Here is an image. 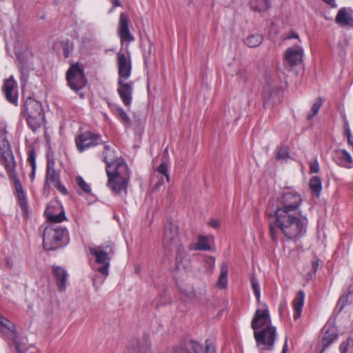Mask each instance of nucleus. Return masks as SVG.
I'll list each match as a JSON object with an SVG mask.
<instances>
[{
  "instance_id": "f257e3e1",
  "label": "nucleus",
  "mask_w": 353,
  "mask_h": 353,
  "mask_svg": "<svg viewBox=\"0 0 353 353\" xmlns=\"http://www.w3.org/2000/svg\"><path fill=\"white\" fill-rule=\"evenodd\" d=\"M302 196L290 187L283 188L276 199V208L270 216L274 220L269 223V234L273 242L283 234L288 240L296 241L305 235L307 219L301 213Z\"/></svg>"
},
{
  "instance_id": "f03ea898",
  "label": "nucleus",
  "mask_w": 353,
  "mask_h": 353,
  "mask_svg": "<svg viewBox=\"0 0 353 353\" xmlns=\"http://www.w3.org/2000/svg\"><path fill=\"white\" fill-rule=\"evenodd\" d=\"M7 133L8 132L5 128H0L1 163L4 166L9 179H12L14 182L19 206L24 217L27 219L28 217V203L26 194L15 170L17 163L10 143L7 139Z\"/></svg>"
},
{
  "instance_id": "7ed1b4c3",
  "label": "nucleus",
  "mask_w": 353,
  "mask_h": 353,
  "mask_svg": "<svg viewBox=\"0 0 353 353\" xmlns=\"http://www.w3.org/2000/svg\"><path fill=\"white\" fill-rule=\"evenodd\" d=\"M103 160L106 164L108 187L115 194H126L130 180L128 167L123 159L113 158L108 145H104Z\"/></svg>"
},
{
  "instance_id": "20e7f679",
  "label": "nucleus",
  "mask_w": 353,
  "mask_h": 353,
  "mask_svg": "<svg viewBox=\"0 0 353 353\" xmlns=\"http://www.w3.org/2000/svg\"><path fill=\"white\" fill-rule=\"evenodd\" d=\"M256 310L251 322L254 337L260 353L272 350L276 340V327L271 325L268 308Z\"/></svg>"
},
{
  "instance_id": "39448f33",
  "label": "nucleus",
  "mask_w": 353,
  "mask_h": 353,
  "mask_svg": "<svg viewBox=\"0 0 353 353\" xmlns=\"http://www.w3.org/2000/svg\"><path fill=\"white\" fill-rule=\"evenodd\" d=\"M69 242V233L66 228L48 226L43 232V247L45 250L52 251L63 248Z\"/></svg>"
},
{
  "instance_id": "423d86ee",
  "label": "nucleus",
  "mask_w": 353,
  "mask_h": 353,
  "mask_svg": "<svg viewBox=\"0 0 353 353\" xmlns=\"http://www.w3.org/2000/svg\"><path fill=\"white\" fill-rule=\"evenodd\" d=\"M22 113L25 117L28 127L37 131L44 121V112L40 101L32 97H28L23 105Z\"/></svg>"
},
{
  "instance_id": "0eeeda50",
  "label": "nucleus",
  "mask_w": 353,
  "mask_h": 353,
  "mask_svg": "<svg viewBox=\"0 0 353 353\" xmlns=\"http://www.w3.org/2000/svg\"><path fill=\"white\" fill-rule=\"evenodd\" d=\"M114 252V244L111 241L90 249V254L95 257L96 263L100 265L96 270L105 277L109 274L110 259Z\"/></svg>"
},
{
  "instance_id": "6e6552de",
  "label": "nucleus",
  "mask_w": 353,
  "mask_h": 353,
  "mask_svg": "<svg viewBox=\"0 0 353 353\" xmlns=\"http://www.w3.org/2000/svg\"><path fill=\"white\" fill-rule=\"evenodd\" d=\"M65 80L68 86L83 99L84 95L80 91L88 85L83 65L79 62L71 63L65 72Z\"/></svg>"
},
{
  "instance_id": "1a4fd4ad",
  "label": "nucleus",
  "mask_w": 353,
  "mask_h": 353,
  "mask_svg": "<svg viewBox=\"0 0 353 353\" xmlns=\"http://www.w3.org/2000/svg\"><path fill=\"white\" fill-rule=\"evenodd\" d=\"M105 143V141L102 140L101 134L90 130L81 132L75 137V144L79 152Z\"/></svg>"
},
{
  "instance_id": "9d476101",
  "label": "nucleus",
  "mask_w": 353,
  "mask_h": 353,
  "mask_svg": "<svg viewBox=\"0 0 353 353\" xmlns=\"http://www.w3.org/2000/svg\"><path fill=\"white\" fill-rule=\"evenodd\" d=\"M172 353H216V350L210 340H206L204 348L197 342L189 340L174 347Z\"/></svg>"
},
{
  "instance_id": "9b49d317",
  "label": "nucleus",
  "mask_w": 353,
  "mask_h": 353,
  "mask_svg": "<svg viewBox=\"0 0 353 353\" xmlns=\"http://www.w3.org/2000/svg\"><path fill=\"white\" fill-rule=\"evenodd\" d=\"M33 52L30 47H26L23 51L17 54L19 60V69L21 73V81L26 84L29 77V73L34 69L33 63Z\"/></svg>"
},
{
  "instance_id": "f8f14e48",
  "label": "nucleus",
  "mask_w": 353,
  "mask_h": 353,
  "mask_svg": "<svg viewBox=\"0 0 353 353\" xmlns=\"http://www.w3.org/2000/svg\"><path fill=\"white\" fill-rule=\"evenodd\" d=\"M162 243L165 249L172 250L174 246L179 243V229L172 222L167 223L164 226Z\"/></svg>"
},
{
  "instance_id": "ddd939ff",
  "label": "nucleus",
  "mask_w": 353,
  "mask_h": 353,
  "mask_svg": "<svg viewBox=\"0 0 353 353\" xmlns=\"http://www.w3.org/2000/svg\"><path fill=\"white\" fill-rule=\"evenodd\" d=\"M127 79H118L117 92L123 102L127 106H130L132 100V92L134 82L132 81H126Z\"/></svg>"
},
{
  "instance_id": "4468645a",
  "label": "nucleus",
  "mask_w": 353,
  "mask_h": 353,
  "mask_svg": "<svg viewBox=\"0 0 353 353\" xmlns=\"http://www.w3.org/2000/svg\"><path fill=\"white\" fill-rule=\"evenodd\" d=\"M118 79H128L132 72V63L130 56L119 51L117 54Z\"/></svg>"
},
{
  "instance_id": "2eb2a0df",
  "label": "nucleus",
  "mask_w": 353,
  "mask_h": 353,
  "mask_svg": "<svg viewBox=\"0 0 353 353\" xmlns=\"http://www.w3.org/2000/svg\"><path fill=\"white\" fill-rule=\"evenodd\" d=\"M129 23L130 19L128 14L126 12H121L119 15L118 26V34L120 37L121 43L124 41L130 43L134 40V36L130 32Z\"/></svg>"
},
{
  "instance_id": "dca6fc26",
  "label": "nucleus",
  "mask_w": 353,
  "mask_h": 353,
  "mask_svg": "<svg viewBox=\"0 0 353 353\" xmlns=\"http://www.w3.org/2000/svg\"><path fill=\"white\" fill-rule=\"evenodd\" d=\"M2 91L6 100L12 104L17 105L18 92L17 84L12 77L6 79L2 86Z\"/></svg>"
},
{
  "instance_id": "f3484780",
  "label": "nucleus",
  "mask_w": 353,
  "mask_h": 353,
  "mask_svg": "<svg viewBox=\"0 0 353 353\" xmlns=\"http://www.w3.org/2000/svg\"><path fill=\"white\" fill-rule=\"evenodd\" d=\"M338 334L334 326H325L321 330V343L322 349L320 353H323L337 339Z\"/></svg>"
},
{
  "instance_id": "a211bd4d",
  "label": "nucleus",
  "mask_w": 353,
  "mask_h": 353,
  "mask_svg": "<svg viewBox=\"0 0 353 353\" xmlns=\"http://www.w3.org/2000/svg\"><path fill=\"white\" fill-rule=\"evenodd\" d=\"M302 57L303 50L299 46L289 48L284 54L285 61L290 67H294L301 63Z\"/></svg>"
},
{
  "instance_id": "6ab92c4d",
  "label": "nucleus",
  "mask_w": 353,
  "mask_h": 353,
  "mask_svg": "<svg viewBox=\"0 0 353 353\" xmlns=\"http://www.w3.org/2000/svg\"><path fill=\"white\" fill-rule=\"evenodd\" d=\"M52 274L55 279L58 290L64 292L66 289V281L68 276L66 270L60 266H52Z\"/></svg>"
},
{
  "instance_id": "aec40b11",
  "label": "nucleus",
  "mask_w": 353,
  "mask_h": 353,
  "mask_svg": "<svg viewBox=\"0 0 353 353\" xmlns=\"http://www.w3.org/2000/svg\"><path fill=\"white\" fill-rule=\"evenodd\" d=\"M334 161L340 166L345 168L353 167V159L350 154L345 150L335 151L334 156Z\"/></svg>"
},
{
  "instance_id": "412c9836",
  "label": "nucleus",
  "mask_w": 353,
  "mask_h": 353,
  "mask_svg": "<svg viewBox=\"0 0 353 353\" xmlns=\"http://www.w3.org/2000/svg\"><path fill=\"white\" fill-rule=\"evenodd\" d=\"M150 345L146 339L132 340L128 347V353H150Z\"/></svg>"
},
{
  "instance_id": "4be33fe9",
  "label": "nucleus",
  "mask_w": 353,
  "mask_h": 353,
  "mask_svg": "<svg viewBox=\"0 0 353 353\" xmlns=\"http://www.w3.org/2000/svg\"><path fill=\"white\" fill-rule=\"evenodd\" d=\"M336 22L341 26H353V17L351 10L345 8H341L336 17Z\"/></svg>"
},
{
  "instance_id": "5701e85b",
  "label": "nucleus",
  "mask_w": 353,
  "mask_h": 353,
  "mask_svg": "<svg viewBox=\"0 0 353 353\" xmlns=\"http://www.w3.org/2000/svg\"><path fill=\"white\" fill-rule=\"evenodd\" d=\"M304 299L305 294L303 291H299L292 302L294 308L293 317L294 320L299 319L301 315L302 308L304 305Z\"/></svg>"
},
{
  "instance_id": "b1692460",
  "label": "nucleus",
  "mask_w": 353,
  "mask_h": 353,
  "mask_svg": "<svg viewBox=\"0 0 353 353\" xmlns=\"http://www.w3.org/2000/svg\"><path fill=\"white\" fill-rule=\"evenodd\" d=\"M11 337L17 352L18 353H25L27 350L28 340L26 337L19 335L17 332L12 334Z\"/></svg>"
},
{
  "instance_id": "393cba45",
  "label": "nucleus",
  "mask_w": 353,
  "mask_h": 353,
  "mask_svg": "<svg viewBox=\"0 0 353 353\" xmlns=\"http://www.w3.org/2000/svg\"><path fill=\"white\" fill-rule=\"evenodd\" d=\"M191 250H203V251H210L212 250L211 245L210 244V239L207 236L199 234L197 236V242L193 244L191 248Z\"/></svg>"
},
{
  "instance_id": "a878e982",
  "label": "nucleus",
  "mask_w": 353,
  "mask_h": 353,
  "mask_svg": "<svg viewBox=\"0 0 353 353\" xmlns=\"http://www.w3.org/2000/svg\"><path fill=\"white\" fill-rule=\"evenodd\" d=\"M270 0H251L250 8L254 12H264L270 8Z\"/></svg>"
},
{
  "instance_id": "bb28decb",
  "label": "nucleus",
  "mask_w": 353,
  "mask_h": 353,
  "mask_svg": "<svg viewBox=\"0 0 353 353\" xmlns=\"http://www.w3.org/2000/svg\"><path fill=\"white\" fill-rule=\"evenodd\" d=\"M309 187L313 196L319 197L322 190V182L319 176H313L309 182Z\"/></svg>"
},
{
  "instance_id": "cd10ccee",
  "label": "nucleus",
  "mask_w": 353,
  "mask_h": 353,
  "mask_svg": "<svg viewBox=\"0 0 353 353\" xmlns=\"http://www.w3.org/2000/svg\"><path fill=\"white\" fill-rule=\"evenodd\" d=\"M228 265L223 262L221 265V272L217 282L219 288L225 289L228 285Z\"/></svg>"
},
{
  "instance_id": "c85d7f7f",
  "label": "nucleus",
  "mask_w": 353,
  "mask_h": 353,
  "mask_svg": "<svg viewBox=\"0 0 353 353\" xmlns=\"http://www.w3.org/2000/svg\"><path fill=\"white\" fill-rule=\"evenodd\" d=\"M157 171L159 174H161L163 175L159 179L156 185L157 188L159 187L160 185H162L165 183L164 178L165 179L166 182H169L170 181V175L168 174V168L166 163L163 162L161 163L158 168H157Z\"/></svg>"
},
{
  "instance_id": "c756f323",
  "label": "nucleus",
  "mask_w": 353,
  "mask_h": 353,
  "mask_svg": "<svg viewBox=\"0 0 353 353\" xmlns=\"http://www.w3.org/2000/svg\"><path fill=\"white\" fill-rule=\"evenodd\" d=\"M263 37L261 34H253L249 35L245 39V44L249 48H256L258 47L263 41Z\"/></svg>"
},
{
  "instance_id": "7c9ffc66",
  "label": "nucleus",
  "mask_w": 353,
  "mask_h": 353,
  "mask_svg": "<svg viewBox=\"0 0 353 353\" xmlns=\"http://www.w3.org/2000/svg\"><path fill=\"white\" fill-rule=\"evenodd\" d=\"M48 220L51 223H61L63 221L66 219V216L65 214L64 210L62 208L61 212L57 214H54L52 213L50 208H48L46 212Z\"/></svg>"
},
{
  "instance_id": "2f4dec72",
  "label": "nucleus",
  "mask_w": 353,
  "mask_h": 353,
  "mask_svg": "<svg viewBox=\"0 0 353 353\" xmlns=\"http://www.w3.org/2000/svg\"><path fill=\"white\" fill-rule=\"evenodd\" d=\"M109 106L111 108V111L118 117V118L124 123H130V118L127 115L125 111L120 106H118L117 105H110L109 104Z\"/></svg>"
},
{
  "instance_id": "473e14b6",
  "label": "nucleus",
  "mask_w": 353,
  "mask_h": 353,
  "mask_svg": "<svg viewBox=\"0 0 353 353\" xmlns=\"http://www.w3.org/2000/svg\"><path fill=\"white\" fill-rule=\"evenodd\" d=\"M290 158V148L286 145L278 146L275 151V159L278 161L287 160Z\"/></svg>"
},
{
  "instance_id": "72a5a7b5",
  "label": "nucleus",
  "mask_w": 353,
  "mask_h": 353,
  "mask_svg": "<svg viewBox=\"0 0 353 353\" xmlns=\"http://www.w3.org/2000/svg\"><path fill=\"white\" fill-rule=\"evenodd\" d=\"M353 303V292H350L348 290V292L347 294L341 296L336 305V308H339V312H340L344 308V307L348 304Z\"/></svg>"
},
{
  "instance_id": "f704fd0d",
  "label": "nucleus",
  "mask_w": 353,
  "mask_h": 353,
  "mask_svg": "<svg viewBox=\"0 0 353 353\" xmlns=\"http://www.w3.org/2000/svg\"><path fill=\"white\" fill-rule=\"evenodd\" d=\"M277 90L270 85L266 84L263 88V99L264 104H266L272 98L276 96Z\"/></svg>"
},
{
  "instance_id": "c9c22d12",
  "label": "nucleus",
  "mask_w": 353,
  "mask_h": 353,
  "mask_svg": "<svg viewBox=\"0 0 353 353\" xmlns=\"http://www.w3.org/2000/svg\"><path fill=\"white\" fill-rule=\"evenodd\" d=\"M3 328L7 329L10 332V336L17 332L15 325L8 319L0 315V331Z\"/></svg>"
},
{
  "instance_id": "e433bc0d",
  "label": "nucleus",
  "mask_w": 353,
  "mask_h": 353,
  "mask_svg": "<svg viewBox=\"0 0 353 353\" xmlns=\"http://www.w3.org/2000/svg\"><path fill=\"white\" fill-rule=\"evenodd\" d=\"M321 105L322 99L321 97H318L313 103L310 112H309L307 115V119L308 121L311 120L315 115L318 114Z\"/></svg>"
},
{
  "instance_id": "4c0bfd02",
  "label": "nucleus",
  "mask_w": 353,
  "mask_h": 353,
  "mask_svg": "<svg viewBox=\"0 0 353 353\" xmlns=\"http://www.w3.org/2000/svg\"><path fill=\"white\" fill-rule=\"evenodd\" d=\"M61 46L62 47L65 58H68L74 50L73 43L69 39H66L61 41Z\"/></svg>"
},
{
  "instance_id": "58836bf2",
  "label": "nucleus",
  "mask_w": 353,
  "mask_h": 353,
  "mask_svg": "<svg viewBox=\"0 0 353 353\" xmlns=\"http://www.w3.org/2000/svg\"><path fill=\"white\" fill-rule=\"evenodd\" d=\"M250 283L252 286V289L254 292V294L256 296V299L257 300V302H260V298H261V291H260V286L259 281L256 276L252 274L250 277Z\"/></svg>"
},
{
  "instance_id": "ea45409f",
  "label": "nucleus",
  "mask_w": 353,
  "mask_h": 353,
  "mask_svg": "<svg viewBox=\"0 0 353 353\" xmlns=\"http://www.w3.org/2000/svg\"><path fill=\"white\" fill-rule=\"evenodd\" d=\"M174 249H176V250L175 259L176 263V268H179V264L182 263L183 258L186 255V252L184 248L180 243L176 246H174Z\"/></svg>"
},
{
  "instance_id": "a19ab883",
  "label": "nucleus",
  "mask_w": 353,
  "mask_h": 353,
  "mask_svg": "<svg viewBox=\"0 0 353 353\" xmlns=\"http://www.w3.org/2000/svg\"><path fill=\"white\" fill-rule=\"evenodd\" d=\"M46 179L47 181L53 183V184L57 183L60 181V171L57 170L46 171Z\"/></svg>"
},
{
  "instance_id": "79ce46f5",
  "label": "nucleus",
  "mask_w": 353,
  "mask_h": 353,
  "mask_svg": "<svg viewBox=\"0 0 353 353\" xmlns=\"http://www.w3.org/2000/svg\"><path fill=\"white\" fill-rule=\"evenodd\" d=\"M75 181L84 193L90 194L91 192L90 186L84 181L83 177L81 176H76Z\"/></svg>"
},
{
  "instance_id": "37998d69",
  "label": "nucleus",
  "mask_w": 353,
  "mask_h": 353,
  "mask_svg": "<svg viewBox=\"0 0 353 353\" xmlns=\"http://www.w3.org/2000/svg\"><path fill=\"white\" fill-rule=\"evenodd\" d=\"M28 161L29 162L32 168H36V152L34 148L29 149L27 152Z\"/></svg>"
},
{
  "instance_id": "c03bdc74",
  "label": "nucleus",
  "mask_w": 353,
  "mask_h": 353,
  "mask_svg": "<svg viewBox=\"0 0 353 353\" xmlns=\"http://www.w3.org/2000/svg\"><path fill=\"white\" fill-rule=\"evenodd\" d=\"M353 347V339L351 337L347 338L342 342L339 346L340 353H347L350 347Z\"/></svg>"
},
{
  "instance_id": "a18cd8bd",
  "label": "nucleus",
  "mask_w": 353,
  "mask_h": 353,
  "mask_svg": "<svg viewBox=\"0 0 353 353\" xmlns=\"http://www.w3.org/2000/svg\"><path fill=\"white\" fill-rule=\"evenodd\" d=\"M320 263L323 264V261H321L319 258L316 256H314L312 261H311V265H312V272H310V276L312 277L313 275H315Z\"/></svg>"
},
{
  "instance_id": "49530a36",
  "label": "nucleus",
  "mask_w": 353,
  "mask_h": 353,
  "mask_svg": "<svg viewBox=\"0 0 353 353\" xmlns=\"http://www.w3.org/2000/svg\"><path fill=\"white\" fill-rule=\"evenodd\" d=\"M309 172L310 174L319 173L320 171L319 164L316 159L308 162Z\"/></svg>"
},
{
  "instance_id": "de8ad7c7",
  "label": "nucleus",
  "mask_w": 353,
  "mask_h": 353,
  "mask_svg": "<svg viewBox=\"0 0 353 353\" xmlns=\"http://www.w3.org/2000/svg\"><path fill=\"white\" fill-rule=\"evenodd\" d=\"M54 186L62 194L67 195L68 194V192L66 188L61 183L60 181L54 183Z\"/></svg>"
},
{
  "instance_id": "09e8293b",
  "label": "nucleus",
  "mask_w": 353,
  "mask_h": 353,
  "mask_svg": "<svg viewBox=\"0 0 353 353\" xmlns=\"http://www.w3.org/2000/svg\"><path fill=\"white\" fill-rule=\"evenodd\" d=\"M55 162L52 159H48L46 171H50L54 169Z\"/></svg>"
},
{
  "instance_id": "8fccbe9b",
  "label": "nucleus",
  "mask_w": 353,
  "mask_h": 353,
  "mask_svg": "<svg viewBox=\"0 0 353 353\" xmlns=\"http://www.w3.org/2000/svg\"><path fill=\"white\" fill-rule=\"evenodd\" d=\"M210 225L214 228H217L219 227V221H217V220H212L210 223H209Z\"/></svg>"
},
{
  "instance_id": "3c124183",
  "label": "nucleus",
  "mask_w": 353,
  "mask_h": 353,
  "mask_svg": "<svg viewBox=\"0 0 353 353\" xmlns=\"http://www.w3.org/2000/svg\"><path fill=\"white\" fill-rule=\"evenodd\" d=\"M111 3H112L113 7L111 9L110 12L116 7H119L121 6L119 0H111Z\"/></svg>"
},
{
  "instance_id": "603ef678",
  "label": "nucleus",
  "mask_w": 353,
  "mask_h": 353,
  "mask_svg": "<svg viewBox=\"0 0 353 353\" xmlns=\"http://www.w3.org/2000/svg\"><path fill=\"white\" fill-rule=\"evenodd\" d=\"M345 133H346V135H347V139H350V137H352V134H351V132H350V130L348 127V125L347 123L345 124Z\"/></svg>"
},
{
  "instance_id": "864d4df0",
  "label": "nucleus",
  "mask_w": 353,
  "mask_h": 353,
  "mask_svg": "<svg viewBox=\"0 0 353 353\" xmlns=\"http://www.w3.org/2000/svg\"><path fill=\"white\" fill-rule=\"evenodd\" d=\"M345 133H346V135H347V139H350V137H352V134H351V132H350V130L348 127V125L347 123L345 124Z\"/></svg>"
},
{
  "instance_id": "5fc2aeb1",
  "label": "nucleus",
  "mask_w": 353,
  "mask_h": 353,
  "mask_svg": "<svg viewBox=\"0 0 353 353\" xmlns=\"http://www.w3.org/2000/svg\"><path fill=\"white\" fill-rule=\"evenodd\" d=\"M292 38L299 39V34L296 32H292L290 33V34L287 37V39H292Z\"/></svg>"
},
{
  "instance_id": "6e6d98bb",
  "label": "nucleus",
  "mask_w": 353,
  "mask_h": 353,
  "mask_svg": "<svg viewBox=\"0 0 353 353\" xmlns=\"http://www.w3.org/2000/svg\"><path fill=\"white\" fill-rule=\"evenodd\" d=\"M323 1L326 2L327 4H329L332 7H335V0H323Z\"/></svg>"
},
{
  "instance_id": "4d7b16f0",
  "label": "nucleus",
  "mask_w": 353,
  "mask_h": 353,
  "mask_svg": "<svg viewBox=\"0 0 353 353\" xmlns=\"http://www.w3.org/2000/svg\"><path fill=\"white\" fill-rule=\"evenodd\" d=\"M6 265L9 268H12L13 266V263L10 259H6Z\"/></svg>"
},
{
  "instance_id": "13d9d810",
  "label": "nucleus",
  "mask_w": 353,
  "mask_h": 353,
  "mask_svg": "<svg viewBox=\"0 0 353 353\" xmlns=\"http://www.w3.org/2000/svg\"><path fill=\"white\" fill-rule=\"evenodd\" d=\"M35 171H36V168H32V172L30 174V177L31 178L32 180L34 179V178Z\"/></svg>"
},
{
  "instance_id": "bf43d9fd",
  "label": "nucleus",
  "mask_w": 353,
  "mask_h": 353,
  "mask_svg": "<svg viewBox=\"0 0 353 353\" xmlns=\"http://www.w3.org/2000/svg\"><path fill=\"white\" fill-rule=\"evenodd\" d=\"M49 182L50 181H47V180L46 179V181H45V184H44V188L45 190H50V185H49Z\"/></svg>"
},
{
  "instance_id": "052dcab7",
  "label": "nucleus",
  "mask_w": 353,
  "mask_h": 353,
  "mask_svg": "<svg viewBox=\"0 0 353 353\" xmlns=\"http://www.w3.org/2000/svg\"><path fill=\"white\" fill-rule=\"evenodd\" d=\"M287 348H288V345H287V342L285 341V344L283 345V347L281 353H286Z\"/></svg>"
},
{
  "instance_id": "680f3d73",
  "label": "nucleus",
  "mask_w": 353,
  "mask_h": 353,
  "mask_svg": "<svg viewBox=\"0 0 353 353\" xmlns=\"http://www.w3.org/2000/svg\"><path fill=\"white\" fill-rule=\"evenodd\" d=\"M152 44L150 42V47L148 50V53L150 54L152 52Z\"/></svg>"
},
{
  "instance_id": "e2e57ef3",
  "label": "nucleus",
  "mask_w": 353,
  "mask_h": 353,
  "mask_svg": "<svg viewBox=\"0 0 353 353\" xmlns=\"http://www.w3.org/2000/svg\"><path fill=\"white\" fill-rule=\"evenodd\" d=\"M350 292H353V284L351 285L350 287H349V289H348Z\"/></svg>"
}]
</instances>
